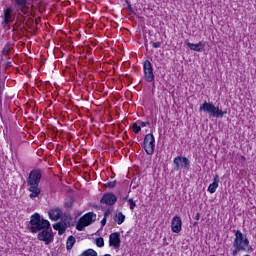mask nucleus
Listing matches in <instances>:
<instances>
[{
    "instance_id": "nucleus-1",
    "label": "nucleus",
    "mask_w": 256,
    "mask_h": 256,
    "mask_svg": "<svg viewBox=\"0 0 256 256\" xmlns=\"http://www.w3.org/2000/svg\"><path fill=\"white\" fill-rule=\"evenodd\" d=\"M27 229H29L30 233H39L43 229H51V222L36 212L30 216V221L27 222Z\"/></svg>"
},
{
    "instance_id": "nucleus-2",
    "label": "nucleus",
    "mask_w": 256,
    "mask_h": 256,
    "mask_svg": "<svg viewBox=\"0 0 256 256\" xmlns=\"http://www.w3.org/2000/svg\"><path fill=\"white\" fill-rule=\"evenodd\" d=\"M247 247H249V238H247V235L243 234L241 230H236L233 241L234 250L232 251V255L237 256L239 255L240 251H247Z\"/></svg>"
},
{
    "instance_id": "nucleus-3",
    "label": "nucleus",
    "mask_w": 256,
    "mask_h": 256,
    "mask_svg": "<svg viewBox=\"0 0 256 256\" xmlns=\"http://www.w3.org/2000/svg\"><path fill=\"white\" fill-rule=\"evenodd\" d=\"M199 111L208 113L210 117H215L216 119H223L227 115V109L221 110L219 107L213 105V103H208L207 101L200 106Z\"/></svg>"
},
{
    "instance_id": "nucleus-4",
    "label": "nucleus",
    "mask_w": 256,
    "mask_h": 256,
    "mask_svg": "<svg viewBox=\"0 0 256 256\" xmlns=\"http://www.w3.org/2000/svg\"><path fill=\"white\" fill-rule=\"evenodd\" d=\"M97 221V214L88 212L84 214L76 224L77 231H85V227H89Z\"/></svg>"
},
{
    "instance_id": "nucleus-5",
    "label": "nucleus",
    "mask_w": 256,
    "mask_h": 256,
    "mask_svg": "<svg viewBox=\"0 0 256 256\" xmlns=\"http://www.w3.org/2000/svg\"><path fill=\"white\" fill-rule=\"evenodd\" d=\"M173 163L175 171H181V169H186V171H189V169H191V160L185 156L175 157Z\"/></svg>"
},
{
    "instance_id": "nucleus-6",
    "label": "nucleus",
    "mask_w": 256,
    "mask_h": 256,
    "mask_svg": "<svg viewBox=\"0 0 256 256\" xmlns=\"http://www.w3.org/2000/svg\"><path fill=\"white\" fill-rule=\"evenodd\" d=\"M41 177L43 174L39 169H33L30 171L28 178H27V186L28 187H39V183H41Z\"/></svg>"
},
{
    "instance_id": "nucleus-7",
    "label": "nucleus",
    "mask_w": 256,
    "mask_h": 256,
    "mask_svg": "<svg viewBox=\"0 0 256 256\" xmlns=\"http://www.w3.org/2000/svg\"><path fill=\"white\" fill-rule=\"evenodd\" d=\"M37 239L38 241H43L45 245H51V243H53L55 236L53 235V229L51 228V224L50 228L43 229L38 232Z\"/></svg>"
},
{
    "instance_id": "nucleus-8",
    "label": "nucleus",
    "mask_w": 256,
    "mask_h": 256,
    "mask_svg": "<svg viewBox=\"0 0 256 256\" xmlns=\"http://www.w3.org/2000/svg\"><path fill=\"white\" fill-rule=\"evenodd\" d=\"M143 145L147 155H153L155 153V136L152 133L146 134Z\"/></svg>"
},
{
    "instance_id": "nucleus-9",
    "label": "nucleus",
    "mask_w": 256,
    "mask_h": 256,
    "mask_svg": "<svg viewBox=\"0 0 256 256\" xmlns=\"http://www.w3.org/2000/svg\"><path fill=\"white\" fill-rule=\"evenodd\" d=\"M144 69V79L147 83H153L155 81V74H153V64L151 61L146 60L143 64Z\"/></svg>"
},
{
    "instance_id": "nucleus-10",
    "label": "nucleus",
    "mask_w": 256,
    "mask_h": 256,
    "mask_svg": "<svg viewBox=\"0 0 256 256\" xmlns=\"http://www.w3.org/2000/svg\"><path fill=\"white\" fill-rule=\"evenodd\" d=\"M14 2V5L16 7V11H21L23 15L29 16V6L31 3H29V0H12Z\"/></svg>"
},
{
    "instance_id": "nucleus-11",
    "label": "nucleus",
    "mask_w": 256,
    "mask_h": 256,
    "mask_svg": "<svg viewBox=\"0 0 256 256\" xmlns=\"http://www.w3.org/2000/svg\"><path fill=\"white\" fill-rule=\"evenodd\" d=\"M102 205H108L109 207L117 203V196L114 193H105L100 200Z\"/></svg>"
},
{
    "instance_id": "nucleus-12",
    "label": "nucleus",
    "mask_w": 256,
    "mask_h": 256,
    "mask_svg": "<svg viewBox=\"0 0 256 256\" xmlns=\"http://www.w3.org/2000/svg\"><path fill=\"white\" fill-rule=\"evenodd\" d=\"M109 246L114 247V249L121 247V234L119 232H113L109 235Z\"/></svg>"
},
{
    "instance_id": "nucleus-13",
    "label": "nucleus",
    "mask_w": 256,
    "mask_h": 256,
    "mask_svg": "<svg viewBox=\"0 0 256 256\" xmlns=\"http://www.w3.org/2000/svg\"><path fill=\"white\" fill-rule=\"evenodd\" d=\"M183 221L180 216H174L172 219L171 227L173 233H181Z\"/></svg>"
},
{
    "instance_id": "nucleus-14",
    "label": "nucleus",
    "mask_w": 256,
    "mask_h": 256,
    "mask_svg": "<svg viewBox=\"0 0 256 256\" xmlns=\"http://www.w3.org/2000/svg\"><path fill=\"white\" fill-rule=\"evenodd\" d=\"M13 22V8L9 7L4 9V21L2 23L3 27H7L9 23Z\"/></svg>"
},
{
    "instance_id": "nucleus-15",
    "label": "nucleus",
    "mask_w": 256,
    "mask_h": 256,
    "mask_svg": "<svg viewBox=\"0 0 256 256\" xmlns=\"http://www.w3.org/2000/svg\"><path fill=\"white\" fill-rule=\"evenodd\" d=\"M48 215L52 221H59V218L63 217V211L60 208H54L49 210Z\"/></svg>"
},
{
    "instance_id": "nucleus-16",
    "label": "nucleus",
    "mask_w": 256,
    "mask_h": 256,
    "mask_svg": "<svg viewBox=\"0 0 256 256\" xmlns=\"http://www.w3.org/2000/svg\"><path fill=\"white\" fill-rule=\"evenodd\" d=\"M185 44L188 46V48L191 51H197V53H202L203 48L205 47V43L199 42L198 44H193L189 42V40H186Z\"/></svg>"
},
{
    "instance_id": "nucleus-17",
    "label": "nucleus",
    "mask_w": 256,
    "mask_h": 256,
    "mask_svg": "<svg viewBox=\"0 0 256 256\" xmlns=\"http://www.w3.org/2000/svg\"><path fill=\"white\" fill-rule=\"evenodd\" d=\"M53 229H55V231H58V235H63L65 231H67V223L57 222L53 224Z\"/></svg>"
},
{
    "instance_id": "nucleus-18",
    "label": "nucleus",
    "mask_w": 256,
    "mask_h": 256,
    "mask_svg": "<svg viewBox=\"0 0 256 256\" xmlns=\"http://www.w3.org/2000/svg\"><path fill=\"white\" fill-rule=\"evenodd\" d=\"M219 175H215L214 176V179H213V183H211L209 186H208V192L209 193H215V191H217V188L219 187Z\"/></svg>"
},
{
    "instance_id": "nucleus-19",
    "label": "nucleus",
    "mask_w": 256,
    "mask_h": 256,
    "mask_svg": "<svg viewBox=\"0 0 256 256\" xmlns=\"http://www.w3.org/2000/svg\"><path fill=\"white\" fill-rule=\"evenodd\" d=\"M28 191H30V199H35L36 197H39V195H41V189L39 188V186H30L28 188Z\"/></svg>"
},
{
    "instance_id": "nucleus-20",
    "label": "nucleus",
    "mask_w": 256,
    "mask_h": 256,
    "mask_svg": "<svg viewBox=\"0 0 256 256\" xmlns=\"http://www.w3.org/2000/svg\"><path fill=\"white\" fill-rule=\"evenodd\" d=\"M113 219L117 225H123L125 223V215L121 211L116 212Z\"/></svg>"
},
{
    "instance_id": "nucleus-21",
    "label": "nucleus",
    "mask_w": 256,
    "mask_h": 256,
    "mask_svg": "<svg viewBox=\"0 0 256 256\" xmlns=\"http://www.w3.org/2000/svg\"><path fill=\"white\" fill-rule=\"evenodd\" d=\"M75 237L73 235L69 236L67 241H66V249L67 251H71L73 249V245H75Z\"/></svg>"
},
{
    "instance_id": "nucleus-22",
    "label": "nucleus",
    "mask_w": 256,
    "mask_h": 256,
    "mask_svg": "<svg viewBox=\"0 0 256 256\" xmlns=\"http://www.w3.org/2000/svg\"><path fill=\"white\" fill-rule=\"evenodd\" d=\"M2 55H4L5 57H7L8 55H11V45L10 44H6L4 46V48L2 49Z\"/></svg>"
},
{
    "instance_id": "nucleus-23",
    "label": "nucleus",
    "mask_w": 256,
    "mask_h": 256,
    "mask_svg": "<svg viewBox=\"0 0 256 256\" xmlns=\"http://www.w3.org/2000/svg\"><path fill=\"white\" fill-rule=\"evenodd\" d=\"M74 203H75V199L70 198L67 202H65L64 205H65L66 209H72Z\"/></svg>"
},
{
    "instance_id": "nucleus-24",
    "label": "nucleus",
    "mask_w": 256,
    "mask_h": 256,
    "mask_svg": "<svg viewBox=\"0 0 256 256\" xmlns=\"http://www.w3.org/2000/svg\"><path fill=\"white\" fill-rule=\"evenodd\" d=\"M95 243L98 247H105V240L103 237H99L95 240Z\"/></svg>"
},
{
    "instance_id": "nucleus-25",
    "label": "nucleus",
    "mask_w": 256,
    "mask_h": 256,
    "mask_svg": "<svg viewBox=\"0 0 256 256\" xmlns=\"http://www.w3.org/2000/svg\"><path fill=\"white\" fill-rule=\"evenodd\" d=\"M132 130L137 135L139 132H141V127L137 123H133Z\"/></svg>"
},
{
    "instance_id": "nucleus-26",
    "label": "nucleus",
    "mask_w": 256,
    "mask_h": 256,
    "mask_svg": "<svg viewBox=\"0 0 256 256\" xmlns=\"http://www.w3.org/2000/svg\"><path fill=\"white\" fill-rule=\"evenodd\" d=\"M116 186H117V181L108 182L105 184V187H108L109 189H115Z\"/></svg>"
},
{
    "instance_id": "nucleus-27",
    "label": "nucleus",
    "mask_w": 256,
    "mask_h": 256,
    "mask_svg": "<svg viewBox=\"0 0 256 256\" xmlns=\"http://www.w3.org/2000/svg\"><path fill=\"white\" fill-rule=\"evenodd\" d=\"M128 203L130 205L131 211H133V209H135V207H137V204L133 201V198L128 199Z\"/></svg>"
},
{
    "instance_id": "nucleus-28",
    "label": "nucleus",
    "mask_w": 256,
    "mask_h": 256,
    "mask_svg": "<svg viewBox=\"0 0 256 256\" xmlns=\"http://www.w3.org/2000/svg\"><path fill=\"white\" fill-rule=\"evenodd\" d=\"M150 45H152L154 49H159V47H161V42H150Z\"/></svg>"
},
{
    "instance_id": "nucleus-29",
    "label": "nucleus",
    "mask_w": 256,
    "mask_h": 256,
    "mask_svg": "<svg viewBox=\"0 0 256 256\" xmlns=\"http://www.w3.org/2000/svg\"><path fill=\"white\" fill-rule=\"evenodd\" d=\"M137 123L140 127H147V125H149V122L138 121Z\"/></svg>"
},
{
    "instance_id": "nucleus-30",
    "label": "nucleus",
    "mask_w": 256,
    "mask_h": 256,
    "mask_svg": "<svg viewBox=\"0 0 256 256\" xmlns=\"http://www.w3.org/2000/svg\"><path fill=\"white\" fill-rule=\"evenodd\" d=\"M101 225H102V227H105V225H107V218H103L101 220Z\"/></svg>"
},
{
    "instance_id": "nucleus-31",
    "label": "nucleus",
    "mask_w": 256,
    "mask_h": 256,
    "mask_svg": "<svg viewBox=\"0 0 256 256\" xmlns=\"http://www.w3.org/2000/svg\"><path fill=\"white\" fill-rule=\"evenodd\" d=\"M109 215H111V210H107V211L104 213V218L107 219V217H109Z\"/></svg>"
},
{
    "instance_id": "nucleus-32",
    "label": "nucleus",
    "mask_w": 256,
    "mask_h": 256,
    "mask_svg": "<svg viewBox=\"0 0 256 256\" xmlns=\"http://www.w3.org/2000/svg\"><path fill=\"white\" fill-rule=\"evenodd\" d=\"M195 221H199L201 219V213H197L194 217Z\"/></svg>"
},
{
    "instance_id": "nucleus-33",
    "label": "nucleus",
    "mask_w": 256,
    "mask_h": 256,
    "mask_svg": "<svg viewBox=\"0 0 256 256\" xmlns=\"http://www.w3.org/2000/svg\"><path fill=\"white\" fill-rule=\"evenodd\" d=\"M129 13H134L133 7L131 5L128 6Z\"/></svg>"
},
{
    "instance_id": "nucleus-34",
    "label": "nucleus",
    "mask_w": 256,
    "mask_h": 256,
    "mask_svg": "<svg viewBox=\"0 0 256 256\" xmlns=\"http://www.w3.org/2000/svg\"><path fill=\"white\" fill-rule=\"evenodd\" d=\"M5 65H6V67H12L11 61H7V62L5 63Z\"/></svg>"
},
{
    "instance_id": "nucleus-35",
    "label": "nucleus",
    "mask_w": 256,
    "mask_h": 256,
    "mask_svg": "<svg viewBox=\"0 0 256 256\" xmlns=\"http://www.w3.org/2000/svg\"><path fill=\"white\" fill-rule=\"evenodd\" d=\"M246 251H247V253H249V251H253V248H252L251 246H248V247L246 248Z\"/></svg>"
},
{
    "instance_id": "nucleus-36",
    "label": "nucleus",
    "mask_w": 256,
    "mask_h": 256,
    "mask_svg": "<svg viewBox=\"0 0 256 256\" xmlns=\"http://www.w3.org/2000/svg\"><path fill=\"white\" fill-rule=\"evenodd\" d=\"M125 3L127 4L128 7L129 5H131V2H129V0H125Z\"/></svg>"
},
{
    "instance_id": "nucleus-37",
    "label": "nucleus",
    "mask_w": 256,
    "mask_h": 256,
    "mask_svg": "<svg viewBox=\"0 0 256 256\" xmlns=\"http://www.w3.org/2000/svg\"><path fill=\"white\" fill-rule=\"evenodd\" d=\"M197 225H199V222L196 221L193 223V227H197Z\"/></svg>"
},
{
    "instance_id": "nucleus-38",
    "label": "nucleus",
    "mask_w": 256,
    "mask_h": 256,
    "mask_svg": "<svg viewBox=\"0 0 256 256\" xmlns=\"http://www.w3.org/2000/svg\"><path fill=\"white\" fill-rule=\"evenodd\" d=\"M127 199H129V196L124 197L123 201H127Z\"/></svg>"
},
{
    "instance_id": "nucleus-39",
    "label": "nucleus",
    "mask_w": 256,
    "mask_h": 256,
    "mask_svg": "<svg viewBox=\"0 0 256 256\" xmlns=\"http://www.w3.org/2000/svg\"><path fill=\"white\" fill-rule=\"evenodd\" d=\"M132 189H137V185H134V186L132 187Z\"/></svg>"
},
{
    "instance_id": "nucleus-40",
    "label": "nucleus",
    "mask_w": 256,
    "mask_h": 256,
    "mask_svg": "<svg viewBox=\"0 0 256 256\" xmlns=\"http://www.w3.org/2000/svg\"><path fill=\"white\" fill-rule=\"evenodd\" d=\"M133 183H134V182L132 181V182H131V185H133Z\"/></svg>"
}]
</instances>
